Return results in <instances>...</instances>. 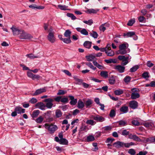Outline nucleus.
Segmentation results:
<instances>
[{
	"mask_svg": "<svg viewBox=\"0 0 155 155\" xmlns=\"http://www.w3.org/2000/svg\"><path fill=\"white\" fill-rule=\"evenodd\" d=\"M114 93L115 95H119L122 94L124 93V91L122 89H118L115 91Z\"/></svg>",
	"mask_w": 155,
	"mask_h": 155,
	"instance_id": "obj_30",
	"label": "nucleus"
},
{
	"mask_svg": "<svg viewBox=\"0 0 155 155\" xmlns=\"http://www.w3.org/2000/svg\"><path fill=\"white\" fill-rule=\"evenodd\" d=\"M95 138L93 135H89L87 137V141L88 142L92 141L94 140Z\"/></svg>",
	"mask_w": 155,
	"mask_h": 155,
	"instance_id": "obj_32",
	"label": "nucleus"
},
{
	"mask_svg": "<svg viewBox=\"0 0 155 155\" xmlns=\"http://www.w3.org/2000/svg\"><path fill=\"white\" fill-rule=\"evenodd\" d=\"M129 132L127 131L126 130H123L121 133V134L123 136H127L129 134Z\"/></svg>",
	"mask_w": 155,
	"mask_h": 155,
	"instance_id": "obj_54",
	"label": "nucleus"
},
{
	"mask_svg": "<svg viewBox=\"0 0 155 155\" xmlns=\"http://www.w3.org/2000/svg\"><path fill=\"white\" fill-rule=\"evenodd\" d=\"M117 123L118 124L119 126L121 127L125 126L127 125V122L123 120L119 121L117 122Z\"/></svg>",
	"mask_w": 155,
	"mask_h": 155,
	"instance_id": "obj_23",
	"label": "nucleus"
},
{
	"mask_svg": "<svg viewBox=\"0 0 155 155\" xmlns=\"http://www.w3.org/2000/svg\"><path fill=\"white\" fill-rule=\"evenodd\" d=\"M128 152L131 155H134L136 154V151L133 149H129Z\"/></svg>",
	"mask_w": 155,
	"mask_h": 155,
	"instance_id": "obj_45",
	"label": "nucleus"
},
{
	"mask_svg": "<svg viewBox=\"0 0 155 155\" xmlns=\"http://www.w3.org/2000/svg\"><path fill=\"white\" fill-rule=\"evenodd\" d=\"M68 143V141L65 138H61L60 139L59 143L61 144L67 145Z\"/></svg>",
	"mask_w": 155,
	"mask_h": 155,
	"instance_id": "obj_33",
	"label": "nucleus"
},
{
	"mask_svg": "<svg viewBox=\"0 0 155 155\" xmlns=\"http://www.w3.org/2000/svg\"><path fill=\"white\" fill-rule=\"evenodd\" d=\"M15 110L16 111V112L18 114H21V113H24L25 112V109L22 108L20 106H17L15 107Z\"/></svg>",
	"mask_w": 155,
	"mask_h": 155,
	"instance_id": "obj_14",
	"label": "nucleus"
},
{
	"mask_svg": "<svg viewBox=\"0 0 155 155\" xmlns=\"http://www.w3.org/2000/svg\"><path fill=\"white\" fill-rule=\"evenodd\" d=\"M90 35L94 38H97L98 36V35L96 31H92V32L89 33Z\"/></svg>",
	"mask_w": 155,
	"mask_h": 155,
	"instance_id": "obj_34",
	"label": "nucleus"
},
{
	"mask_svg": "<svg viewBox=\"0 0 155 155\" xmlns=\"http://www.w3.org/2000/svg\"><path fill=\"white\" fill-rule=\"evenodd\" d=\"M140 97V95L138 93L132 92L131 94V98L132 99H136Z\"/></svg>",
	"mask_w": 155,
	"mask_h": 155,
	"instance_id": "obj_21",
	"label": "nucleus"
},
{
	"mask_svg": "<svg viewBox=\"0 0 155 155\" xmlns=\"http://www.w3.org/2000/svg\"><path fill=\"white\" fill-rule=\"evenodd\" d=\"M49 34L47 36L48 40L51 43H54L55 41V38L54 36V32L52 27H50L48 30Z\"/></svg>",
	"mask_w": 155,
	"mask_h": 155,
	"instance_id": "obj_3",
	"label": "nucleus"
},
{
	"mask_svg": "<svg viewBox=\"0 0 155 155\" xmlns=\"http://www.w3.org/2000/svg\"><path fill=\"white\" fill-rule=\"evenodd\" d=\"M67 15L69 17L71 18L72 20H75L76 19V17L72 13H68Z\"/></svg>",
	"mask_w": 155,
	"mask_h": 155,
	"instance_id": "obj_42",
	"label": "nucleus"
},
{
	"mask_svg": "<svg viewBox=\"0 0 155 155\" xmlns=\"http://www.w3.org/2000/svg\"><path fill=\"white\" fill-rule=\"evenodd\" d=\"M139 68V66L137 65H135L131 68L130 69V72H131L136 71Z\"/></svg>",
	"mask_w": 155,
	"mask_h": 155,
	"instance_id": "obj_41",
	"label": "nucleus"
},
{
	"mask_svg": "<svg viewBox=\"0 0 155 155\" xmlns=\"http://www.w3.org/2000/svg\"><path fill=\"white\" fill-rule=\"evenodd\" d=\"M149 73L147 72H144L142 74V77L145 78L146 79L149 77Z\"/></svg>",
	"mask_w": 155,
	"mask_h": 155,
	"instance_id": "obj_48",
	"label": "nucleus"
},
{
	"mask_svg": "<svg viewBox=\"0 0 155 155\" xmlns=\"http://www.w3.org/2000/svg\"><path fill=\"white\" fill-rule=\"evenodd\" d=\"M81 34L85 35H87L88 34V32L86 30L85 28H83L82 29L81 31Z\"/></svg>",
	"mask_w": 155,
	"mask_h": 155,
	"instance_id": "obj_52",
	"label": "nucleus"
},
{
	"mask_svg": "<svg viewBox=\"0 0 155 155\" xmlns=\"http://www.w3.org/2000/svg\"><path fill=\"white\" fill-rule=\"evenodd\" d=\"M37 101V100L36 99L33 97L29 101V102L31 104H35L36 103Z\"/></svg>",
	"mask_w": 155,
	"mask_h": 155,
	"instance_id": "obj_59",
	"label": "nucleus"
},
{
	"mask_svg": "<svg viewBox=\"0 0 155 155\" xmlns=\"http://www.w3.org/2000/svg\"><path fill=\"white\" fill-rule=\"evenodd\" d=\"M90 118L93 119L97 122H101L105 120L104 118L98 115H91L90 116Z\"/></svg>",
	"mask_w": 155,
	"mask_h": 155,
	"instance_id": "obj_7",
	"label": "nucleus"
},
{
	"mask_svg": "<svg viewBox=\"0 0 155 155\" xmlns=\"http://www.w3.org/2000/svg\"><path fill=\"white\" fill-rule=\"evenodd\" d=\"M26 56L31 59H33L35 58H40V57L39 56H35L32 53L28 54L26 55Z\"/></svg>",
	"mask_w": 155,
	"mask_h": 155,
	"instance_id": "obj_31",
	"label": "nucleus"
},
{
	"mask_svg": "<svg viewBox=\"0 0 155 155\" xmlns=\"http://www.w3.org/2000/svg\"><path fill=\"white\" fill-rule=\"evenodd\" d=\"M110 48H107V49L109 50L108 51L107 50L106 53L107 54V55L109 56H112L114 55V52L110 50Z\"/></svg>",
	"mask_w": 155,
	"mask_h": 155,
	"instance_id": "obj_29",
	"label": "nucleus"
},
{
	"mask_svg": "<svg viewBox=\"0 0 155 155\" xmlns=\"http://www.w3.org/2000/svg\"><path fill=\"white\" fill-rule=\"evenodd\" d=\"M39 111L38 110H36L33 111L32 114V117L33 118H35L37 117L39 114Z\"/></svg>",
	"mask_w": 155,
	"mask_h": 155,
	"instance_id": "obj_36",
	"label": "nucleus"
},
{
	"mask_svg": "<svg viewBox=\"0 0 155 155\" xmlns=\"http://www.w3.org/2000/svg\"><path fill=\"white\" fill-rule=\"evenodd\" d=\"M123 35L125 38H128L134 36L135 40H137V37L135 35V32L133 31H129L127 33H124Z\"/></svg>",
	"mask_w": 155,
	"mask_h": 155,
	"instance_id": "obj_9",
	"label": "nucleus"
},
{
	"mask_svg": "<svg viewBox=\"0 0 155 155\" xmlns=\"http://www.w3.org/2000/svg\"><path fill=\"white\" fill-rule=\"evenodd\" d=\"M84 107V104L81 99H79L78 102L77 107L79 109H82Z\"/></svg>",
	"mask_w": 155,
	"mask_h": 155,
	"instance_id": "obj_18",
	"label": "nucleus"
},
{
	"mask_svg": "<svg viewBox=\"0 0 155 155\" xmlns=\"http://www.w3.org/2000/svg\"><path fill=\"white\" fill-rule=\"evenodd\" d=\"M135 22V20L134 19H131L128 21L127 25L128 26H132Z\"/></svg>",
	"mask_w": 155,
	"mask_h": 155,
	"instance_id": "obj_44",
	"label": "nucleus"
},
{
	"mask_svg": "<svg viewBox=\"0 0 155 155\" xmlns=\"http://www.w3.org/2000/svg\"><path fill=\"white\" fill-rule=\"evenodd\" d=\"M92 101L91 99H88L86 101L85 103V104L87 108L90 107H91V105L92 104Z\"/></svg>",
	"mask_w": 155,
	"mask_h": 155,
	"instance_id": "obj_28",
	"label": "nucleus"
},
{
	"mask_svg": "<svg viewBox=\"0 0 155 155\" xmlns=\"http://www.w3.org/2000/svg\"><path fill=\"white\" fill-rule=\"evenodd\" d=\"M62 71L68 76H71V73L69 71L67 70H62Z\"/></svg>",
	"mask_w": 155,
	"mask_h": 155,
	"instance_id": "obj_61",
	"label": "nucleus"
},
{
	"mask_svg": "<svg viewBox=\"0 0 155 155\" xmlns=\"http://www.w3.org/2000/svg\"><path fill=\"white\" fill-rule=\"evenodd\" d=\"M79 112V110L77 109H76L73 111L72 114L73 115L75 116Z\"/></svg>",
	"mask_w": 155,
	"mask_h": 155,
	"instance_id": "obj_63",
	"label": "nucleus"
},
{
	"mask_svg": "<svg viewBox=\"0 0 155 155\" xmlns=\"http://www.w3.org/2000/svg\"><path fill=\"white\" fill-rule=\"evenodd\" d=\"M58 7L61 10H65L68 9V6H66L65 5H58Z\"/></svg>",
	"mask_w": 155,
	"mask_h": 155,
	"instance_id": "obj_40",
	"label": "nucleus"
},
{
	"mask_svg": "<svg viewBox=\"0 0 155 155\" xmlns=\"http://www.w3.org/2000/svg\"><path fill=\"white\" fill-rule=\"evenodd\" d=\"M54 99L52 98H48L44 100V102H46L45 106L48 109H51L53 105V102Z\"/></svg>",
	"mask_w": 155,
	"mask_h": 155,
	"instance_id": "obj_6",
	"label": "nucleus"
},
{
	"mask_svg": "<svg viewBox=\"0 0 155 155\" xmlns=\"http://www.w3.org/2000/svg\"><path fill=\"white\" fill-rule=\"evenodd\" d=\"M11 29L12 30L13 34L14 35H20L21 31V30H19L17 28L12 26L11 28Z\"/></svg>",
	"mask_w": 155,
	"mask_h": 155,
	"instance_id": "obj_13",
	"label": "nucleus"
},
{
	"mask_svg": "<svg viewBox=\"0 0 155 155\" xmlns=\"http://www.w3.org/2000/svg\"><path fill=\"white\" fill-rule=\"evenodd\" d=\"M114 140V139L113 138H108L106 140L105 142L106 143H111Z\"/></svg>",
	"mask_w": 155,
	"mask_h": 155,
	"instance_id": "obj_50",
	"label": "nucleus"
},
{
	"mask_svg": "<svg viewBox=\"0 0 155 155\" xmlns=\"http://www.w3.org/2000/svg\"><path fill=\"white\" fill-rule=\"evenodd\" d=\"M61 101L62 103H66L68 102V99L67 97H64L61 98Z\"/></svg>",
	"mask_w": 155,
	"mask_h": 155,
	"instance_id": "obj_58",
	"label": "nucleus"
},
{
	"mask_svg": "<svg viewBox=\"0 0 155 155\" xmlns=\"http://www.w3.org/2000/svg\"><path fill=\"white\" fill-rule=\"evenodd\" d=\"M86 123L91 125H94L96 124V122L93 120H88L86 121Z\"/></svg>",
	"mask_w": 155,
	"mask_h": 155,
	"instance_id": "obj_38",
	"label": "nucleus"
},
{
	"mask_svg": "<svg viewBox=\"0 0 155 155\" xmlns=\"http://www.w3.org/2000/svg\"><path fill=\"white\" fill-rule=\"evenodd\" d=\"M91 42L88 41H86L84 43L83 45L85 48L89 49L91 47Z\"/></svg>",
	"mask_w": 155,
	"mask_h": 155,
	"instance_id": "obj_24",
	"label": "nucleus"
},
{
	"mask_svg": "<svg viewBox=\"0 0 155 155\" xmlns=\"http://www.w3.org/2000/svg\"><path fill=\"white\" fill-rule=\"evenodd\" d=\"M86 58L87 60V61H91L94 60L96 58L95 56L94 55L91 54L88 56H86Z\"/></svg>",
	"mask_w": 155,
	"mask_h": 155,
	"instance_id": "obj_19",
	"label": "nucleus"
},
{
	"mask_svg": "<svg viewBox=\"0 0 155 155\" xmlns=\"http://www.w3.org/2000/svg\"><path fill=\"white\" fill-rule=\"evenodd\" d=\"M83 22L88 25H91L93 23V20L91 19L89 20L88 21H83Z\"/></svg>",
	"mask_w": 155,
	"mask_h": 155,
	"instance_id": "obj_53",
	"label": "nucleus"
},
{
	"mask_svg": "<svg viewBox=\"0 0 155 155\" xmlns=\"http://www.w3.org/2000/svg\"><path fill=\"white\" fill-rule=\"evenodd\" d=\"M69 97L71 100L70 102V104L71 105H75L77 102V99H74V97L71 95H69Z\"/></svg>",
	"mask_w": 155,
	"mask_h": 155,
	"instance_id": "obj_15",
	"label": "nucleus"
},
{
	"mask_svg": "<svg viewBox=\"0 0 155 155\" xmlns=\"http://www.w3.org/2000/svg\"><path fill=\"white\" fill-rule=\"evenodd\" d=\"M128 44L127 42H125L119 45V49L121 50H126L128 47Z\"/></svg>",
	"mask_w": 155,
	"mask_h": 155,
	"instance_id": "obj_20",
	"label": "nucleus"
},
{
	"mask_svg": "<svg viewBox=\"0 0 155 155\" xmlns=\"http://www.w3.org/2000/svg\"><path fill=\"white\" fill-rule=\"evenodd\" d=\"M114 69L120 73H122L124 72L125 67L122 65H118L116 66Z\"/></svg>",
	"mask_w": 155,
	"mask_h": 155,
	"instance_id": "obj_11",
	"label": "nucleus"
},
{
	"mask_svg": "<svg viewBox=\"0 0 155 155\" xmlns=\"http://www.w3.org/2000/svg\"><path fill=\"white\" fill-rule=\"evenodd\" d=\"M99 10L97 9H88L87 12V13L89 14L91 13H96L99 11Z\"/></svg>",
	"mask_w": 155,
	"mask_h": 155,
	"instance_id": "obj_26",
	"label": "nucleus"
},
{
	"mask_svg": "<svg viewBox=\"0 0 155 155\" xmlns=\"http://www.w3.org/2000/svg\"><path fill=\"white\" fill-rule=\"evenodd\" d=\"M135 143L132 142L129 143H125L123 142L117 141L114 143L113 145L114 147L117 148H119L121 147H125L127 148H128L130 146L134 145Z\"/></svg>",
	"mask_w": 155,
	"mask_h": 155,
	"instance_id": "obj_1",
	"label": "nucleus"
},
{
	"mask_svg": "<svg viewBox=\"0 0 155 155\" xmlns=\"http://www.w3.org/2000/svg\"><path fill=\"white\" fill-rule=\"evenodd\" d=\"M129 107L133 109L137 108L138 107V103L135 101H132L129 102Z\"/></svg>",
	"mask_w": 155,
	"mask_h": 155,
	"instance_id": "obj_10",
	"label": "nucleus"
},
{
	"mask_svg": "<svg viewBox=\"0 0 155 155\" xmlns=\"http://www.w3.org/2000/svg\"><path fill=\"white\" fill-rule=\"evenodd\" d=\"M116 115V111L114 109L111 110L109 114L110 116L111 117H113L115 116Z\"/></svg>",
	"mask_w": 155,
	"mask_h": 155,
	"instance_id": "obj_43",
	"label": "nucleus"
},
{
	"mask_svg": "<svg viewBox=\"0 0 155 155\" xmlns=\"http://www.w3.org/2000/svg\"><path fill=\"white\" fill-rule=\"evenodd\" d=\"M138 20L140 22H145L146 21V19L145 17L143 16H140L138 18Z\"/></svg>",
	"mask_w": 155,
	"mask_h": 155,
	"instance_id": "obj_49",
	"label": "nucleus"
},
{
	"mask_svg": "<svg viewBox=\"0 0 155 155\" xmlns=\"http://www.w3.org/2000/svg\"><path fill=\"white\" fill-rule=\"evenodd\" d=\"M120 111L123 113H126L128 112V108L127 106H123L120 109Z\"/></svg>",
	"mask_w": 155,
	"mask_h": 155,
	"instance_id": "obj_22",
	"label": "nucleus"
},
{
	"mask_svg": "<svg viewBox=\"0 0 155 155\" xmlns=\"http://www.w3.org/2000/svg\"><path fill=\"white\" fill-rule=\"evenodd\" d=\"M144 126L147 127H150L153 126V124L151 123L147 122L144 124Z\"/></svg>",
	"mask_w": 155,
	"mask_h": 155,
	"instance_id": "obj_51",
	"label": "nucleus"
},
{
	"mask_svg": "<svg viewBox=\"0 0 155 155\" xmlns=\"http://www.w3.org/2000/svg\"><path fill=\"white\" fill-rule=\"evenodd\" d=\"M51 111H48L46 113H44V118L46 119L47 121L50 122L53 121V118L51 117Z\"/></svg>",
	"mask_w": 155,
	"mask_h": 155,
	"instance_id": "obj_8",
	"label": "nucleus"
},
{
	"mask_svg": "<svg viewBox=\"0 0 155 155\" xmlns=\"http://www.w3.org/2000/svg\"><path fill=\"white\" fill-rule=\"evenodd\" d=\"M71 33V31L69 30L68 29L65 31L64 35L66 37L70 38Z\"/></svg>",
	"mask_w": 155,
	"mask_h": 155,
	"instance_id": "obj_27",
	"label": "nucleus"
},
{
	"mask_svg": "<svg viewBox=\"0 0 155 155\" xmlns=\"http://www.w3.org/2000/svg\"><path fill=\"white\" fill-rule=\"evenodd\" d=\"M119 53L121 54H124L127 53V52L126 50H119Z\"/></svg>",
	"mask_w": 155,
	"mask_h": 155,
	"instance_id": "obj_62",
	"label": "nucleus"
},
{
	"mask_svg": "<svg viewBox=\"0 0 155 155\" xmlns=\"http://www.w3.org/2000/svg\"><path fill=\"white\" fill-rule=\"evenodd\" d=\"M100 75L104 78H107L108 77V73L107 71H102L100 73Z\"/></svg>",
	"mask_w": 155,
	"mask_h": 155,
	"instance_id": "obj_25",
	"label": "nucleus"
},
{
	"mask_svg": "<svg viewBox=\"0 0 155 155\" xmlns=\"http://www.w3.org/2000/svg\"><path fill=\"white\" fill-rule=\"evenodd\" d=\"M20 35L19 38L21 39H30L33 38L30 34L25 32L23 31H21Z\"/></svg>",
	"mask_w": 155,
	"mask_h": 155,
	"instance_id": "obj_5",
	"label": "nucleus"
},
{
	"mask_svg": "<svg viewBox=\"0 0 155 155\" xmlns=\"http://www.w3.org/2000/svg\"><path fill=\"white\" fill-rule=\"evenodd\" d=\"M132 123L135 126H139V125L140 123L137 120H134L132 121Z\"/></svg>",
	"mask_w": 155,
	"mask_h": 155,
	"instance_id": "obj_57",
	"label": "nucleus"
},
{
	"mask_svg": "<svg viewBox=\"0 0 155 155\" xmlns=\"http://www.w3.org/2000/svg\"><path fill=\"white\" fill-rule=\"evenodd\" d=\"M66 93V92H65L64 91L60 90L58 91V92L57 93V94L58 95H63L65 94Z\"/></svg>",
	"mask_w": 155,
	"mask_h": 155,
	"instance_id": "obj_60",
	"label": "nucleus"
},
{
	"mask_svg": "<svg viewBox=\"0 0 155 155\" xmlns=\"http://www.w3.org/2000/svg\"><path fill=\"white\" fill-rule=\"evenodd\" d=\"M62 113L60 110H57L55 112L56 117L57 118H59L61 117Z\"/></svg>",
	"mask_w": 155,
	"mask_h": 155,
	"instance_id": "obj_37",
	"label": "nucleus"
},
{
	"mask_svg": "<svg viewBox=\"0 0 155 155\" xmlns=\"http://www.w3.org/2000/svg\"><path fill=\"white\" fill-rule=\"evenodd\" d=\"M46 90L45 88L38 89L32 95L33 96L38 95L43 92H45Z\"/></svg>",
	"mask_w": 155,
	"mask_h": 155,
	"instance_id": "obj_12",
	"label": "nucleus"
},
{
	"mask_svg": "<svg viewBox=\"0 0 155 155\" xmlns=\"http://www.w3.org/2000/svg\"><path fill=\"white\" fill-rule=\"evenodd\" d=\"M135 141H141V140L136 135H134L133 138L132 139Z\"/></svg>",
	"mask_w": 155,
	"mask_h": 155,
	"instance_id": "obj_55",
	"label": "nucleus"
},
{
	"mask_svg": "<svg viewBox=\"0 0 155 155\" xmlns=\"http://www.w3.org/2000/svg\"><path fill=\"white\" fill-rule=\"evenodd\" d=\"M64 43L66 44H69L71 42L70 38H64L62 41Z\"/></svg>",
	"mask_w": 155,
	"mask_h": 155,
	"instance_id": "obj_39",
	"label": "nucleus"
},
{
	"mask_svg": "<svg viewBox=\"0 0 155 155\" xmlns=\"http://www.w3.org/2000/svg\"><path fill=\"white\" fill-rule=\"evenodd\" d=\"M85 64L86 65L93 70L94 71L96 69V68L94 67L91 62H87Z\"/></svg>",
	"mask_w": 155,
	"mask_h": 155,
	"instance_id": "obj_35",
	"label": "nucleus"
},
{
	"mask_svg": "<svg viewBox=\"0 0 155 155\" xmlns=\"http://www.w3.org/2000/svg\"><path fill=\"white\" fill-rule=\"evenodd\" d=\"M104 24H102L99 27L100 30L104 32L106 29V27L104 26Z\"/></svg>",
	"mask_w": 155,
	"mask_h": 155,
	"instance_id": "obj_56",
	"label": "nucleus"
},
{
	"mask_svg": "<svg viewBox=\"0 0 155 155\" xmlns=\"http://www.w3.org/2000/svg\"><path fill=\"white\" fill-rule=\"evenodd\" d=\"M43 118L41 116H40L36 120V121L38 123H41L43 120Z\"/></svg>",
	"mask_w": 155,
	"mask_h": 155,
	"instance_id": "obj_46",
	"label": "nucleus"
},
{
	"mask_svg": "<svg viewBox=\"0 0 155 155\" xmlns=\"http://www.w3.org/2000/svg\"><path fill=\"white\" fill-rule=\"evenodd\" d=\"M61 97L60 96H57V97L55 98L54 100L55 101L59 102L60 101H61Z\"/></svg>",
	"mask_w": 155,
	"mask_h": 155,
	"instance_id": "obj_64",
	"label": "nucleus"
},
{
	"mask_svg": "<svg viewBox=\"0 0 155 155\" xmlns=\"http://www.w3.org/2000/svg\"><path fill=\"white\" fill-rule=\"evenodd\" d=\"M116 76L114 75L110 77L108 79L109 83L111 85L114 84L116 81Z\"/></svg>",
	"mask_w": 155,
	"mask_h": 155,
	"instance_id": "obj_17",
	"label": "nucleus"
},
{
	"mask_svg": "<svg viewBox=\"0 0 155 155\" xmlns=\"http://www.w3.org/2000/svg\"><path fill=\"white\" fill-rule=\"evenodd\" d=\"M36 106L42 110H45L46 107L45 105L42 102L38 103L36 104Z\"/></svg>",
	"mask_w": 155,
	"mask_h": 155,
	"instance_id": "obj_16",
	"label": "nucleus"
},
{
	"mask_svg": "<svg viewBox=\"0 0 155 155\" xmlns=\"http://www.w3.org/2000/svg\"><path fill=\"white\" fill-rule=\"evenodd\" d=\"M130 55L129 54L122 55H119L118 57V59L122 62L121 63V65L125 66L127 65L130 62V60L129 61L131 58V57L129 58Z\"/></svg>",
	"mask_w": 155,
	"mask_h": 155,
	"instance_id": "obj_2",
	"label": "nucleus"
},
{
	"mask_svg": "<svg viewBox=\"0 0 155 155\" xmlns=\"http://www.w3.org/2000/svg\"><path fill=\"white\" fill-rule=\"evenodd\" d=\"M131 80V77L129 76H126L124 79V81L126 83H128L130 82Z\"/></svg>",
	"mask_w": 155,
	"mask_h": 155,
	"instance_id": "obj_47",
	"label": "nucleus"
},
{
	"mask_svg": "<svg viewBox=\"0 0 155 155\" xmlns=\"http://www.w3.org/2000/svg\"><path fill=\"white\" fill-rule=\"evenodd\" d=\"M45 128L48 130L51 134L54 133L58 128L56 125L52 124H49L46 123L45 124Z\"/></svg>",
	"mask_w": 155,
	"mask_h": 155,
	"instance_id": "obj_4",
	"label": "nucleus"
}]
</instances>
